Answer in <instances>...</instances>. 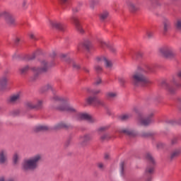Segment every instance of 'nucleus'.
<instances>
[{
  "instance_id": "obj_1",
  "label": "nucleus",
  "mask_w": 181,
  "mask_h": 181,
  "mask_svg": "<svg viewBox=\"0 0 181 181\" xmlns=\"http://www.w3.org/2000/svg\"><path fill=\"white\" fill-rule=\"evenodd\" d=\"M153 71V65H145L138 69L132 76V82L136 87H146L152 82L145 76L148 73Z\"/></svg>"
},
{
  "instance_id": "obj_2",
  "label": "nucleus",
  "mask_w": 181,
  "mask_h": 181,
  "mask_svg": "<svg viewBox=\"0 0 181 181\" xmlns=\"http://www.w3.org/2000/svg\"><path fill=\"white\" fill-rule=\"evenodd\" d=\"M42 160H43V156L42 154H35L23 161L21 169L23 172L36 170L39 168V165Z\"/></svg>"
},
{
  "instance_id": "obj_3",
  "label": "nucleus",
  "mask_w": 181,
  "mask_h": 181,
  "mask_svg": "<svg viewBox=\"0 0 181 181\" xmlns=\"http://www.w3.org/2000/svg\"><path fill=\"white\" fill-rule=\"evenodd\" d=\"M49 67H50V66L47 63V61L42 60L41 62V67L40 68L37 66H33L30 68V66H29L28 65H26L25 66L20 68L18 69V71L21 76H26L29 70H32L33 72L34 73V76L33 77V80H36V78H37V76H39V74H40L41 73L46 72L47 70H49Z\"/></svg>"
},
{
  "instance_id": "obj_4",
  "label": "nucleus",
  "mask_w": 181,
  "mask_h": 181,
  "mask_svg": "<svg viewBox=\"0 0 181 181\" xmlns=\"http://www.w3.org/2000/svg\"><path fill=\"white\" fill-rule=\"evenodd\" d=\"M54 101H56V110H59V111H66L67 112H77V109L73 105H66L67 99L55 95L53 98Z\"/></svg>"
},
{
  "instance_id": "obj_5",
  "label": "nucleus",
  "mask_w": 181,
  "mask_h": 181,
  "mask_svg": "<svg viewBox=\"0 0 181 181\" xmlns=\"http://www.w3.org/2000/svg\"><path fill=\"white\" fill-rule=\"evenodd\" d=\"M146 158L150 163V165L146 168L145 171V175L148 177L147 181L152 180V177H150L151 175H153V172H155V158L152 156L151 153H147L146 154Z\"/></svg>"
},
{
  "instance_id": "obj_6",
  "label": "nucleus",
  "mask_w": 181,
  "mask_h": 181,
  "mask_svg": "<svg viewBox=\"0 0 181 181\" xmlns=\"http://www.w3.org/2000/svg\"><path fill=\"white\" fill-rule=\"evenodd\" d=\"M163 87H165L166 90L168 91L170 94H175L176 93V88H180L181 84L177 83V81L175 78H173L171 81V83H168L166 81L162 82Z\"/></svg>"
},
{
  "instance_id": "obj_7",
  "label": "nucleus",
  "mask_w": 181,
  "mask_h": 181,
  "mask_svg": "<svg viewBox=\"0 0 181 181\" xmlns=\"http://www.w3.org/2000/svg\"><path fill=\"white\" fill-rule=\"evenodd\" d=\"M1 16H4L5 18L6 22L7 25H8V26H15V18H13L11 12H9V11L4 10L0 11V18H1Z\"/></svg>"
},
{
  "instance_id": "obj_8",
  "label": "nucleus",
  "mask_w": 181,
  "mask_h": 181,
  "mask_svg": "<svg viewBox=\"0 0 181 181\" xmlns=\"http://www.w3.org/2000/svg\"><path fill=\"white\" fill-rule=\"evenodd\" d=\"M160 52L164 57H166L167 59H173L175 56H176V54L173 51V48L171 47H164L160 49Z\"/></svg>"
},
{
  "instance_id": "obj_9",
  "label": "nucleus",
  "mask_w": 181,
  "mask_h": 181,
  "mask_svg": "<svg viewBox=\"0 0 181 181\" xmlns=\"http://www.w3.org/2000/svg\"><path fill=\"white\" fill-rule=\"evenodd\" d=\"M71 20L75 25V28L78 32H79L81 35L84 33V30L83 27H81V24H80V21L78 20V17L76 16H72L71 17Z\"/></svg>"
},
{
  "instance_id": "obj_10",
  "label": "nucleus",
  "mask_w": 181,
  "mask_h": 181,
  "mask_svg": "<svg viewBox=\"0 0 181 181\" xmlns=\"http://www.w3.org/2000/svg\"><path fill=\"white\" fill-rule=\"evenodd\" d=\"M78 119H86V121H88L90 124L97 122V119L88 113H79L78 115Z\"/></svg>"
},
{
  "instance_id": "obj_11",
  "label": "nucleus",
  "mask_w": 181,
  "mask_h": 181,
  "mask_svg": "<svg viewBox=\"0 0 181 181\" xmlns=\"http://www.w3.org/2000/svg\"><path fill=\"white\" fill-rule=\"evenodd\" d=\"M8 163V149H0V165Z\"/></svg>"
},
{
  "instance_id": "obj_12",
  "label": "nucleus",
  "mask_w": 181,
  "mask_h": 181,
  "mask_svg": "<svg viewBox=\"0 0 181 181\" xmlns=\"http://www.w3.org/2000/svg\"><path fill=\"white\" fill-rule=\"evenodd\" d=\"M163 33L164 34L168 33V32L170 30V28H172V22H170V19L166 17H164L163 18Z\"/></svg>"
},
{
  "instance_id": "obj_13",
  "label": "nucleus",
  "mask_w": 181,
  "mask_h": 181,
  "mask_svg": "<svg viewBox=\"0 0 181 181\" xmlns=\"http://www.w3.org/2000/svg\"><path fill=\"white\" fill-rule=\"evenodd\" d=\"M153 120L151 118H143L142 117H139L137 118V124L138 125H141L143 127H148V125H151L152 124Z\"/></svg>"
},
{
  "instance_id": "obj_14",
  "label": "nucleus",
  "mask_w": 181,
  "mask_h": 181,
  "mask_svg": "<svg viewBox=\"0 0 181 181\" xmlns=\"http://www.w3.org/2000/svg\"><path fill=\"white\" fill-rule=\"evenodd\" d=\"M22 98V93L18 92L10 96L8 98L9 104H16V103H19L21 99Z\"/></svg>"
},
{
  "instance_id": "obj_15",
  "label": "nucleus",
  "mask_w": 181,
  "mask_h": 181,
  "mask_svg": "<svg viewBox=\"0 0 181 181\" xmlns=\"http://www.w3.org/2000/svg\"><path fill=\"white\" fill-rule=\"evenodd\" d=\"M81 146H87L90 141L93 139V136L90 134H86L80 137Z\"/></svg>"
},
{
  "instance_id": "obj_16",
  "label": "nucleus",
  "mask_w": 181,
  "mask_h": 181,
  "mask_svg": "<svg viewBox=\"0 0 181 181\" xmlns=\"http://www.w3.org/2000/svg\"><path fill=\"white\" fill-rule=\"evenodd\" d=\"M119 134H124L129 136H135V132L130 127H122L118 130Z\"/></svg>"
},
{
  "instance_id": "obj_17",
  "label": "nucleus",
  "mask_w": 181,
  "mask_h": 181,
  "mask_svg": "<svg viewBox=\"0 0 181 181\" xmlns=\"http://www.w3.org/2000/svg\"><path fill=\"white\" fill-rule=\"evenodd\" d=\"M98 62H101V63H104L107 70H111L112 69V62H111L110 59L105 57H102L100 58H98Z\"/></svg>"
},
{
  "instance_id": "obj_18",
  "label": "nucleus",
  "mask_w": 181,
  "mask_h": 181,
  "mask_svg": "<svg viewBox=\"0 0 181 181\" xmlns=\"http://www.w3.org/2000/svg\"><path fill=\"white\" fill-rule=\"evenodd\" d=\"M49 25L52 28H54V29H58L59 30L62 31L64 30L66 28L62 23L56 21H49Z\"/></svg>"
},
{
  "instance_id": "obj_19",
  "label": "nucleus",
  "mask_w": 181,
  "mask_h": 181,
  "mask_svg": "<svg viewBox=\"0 0 181 181\" xmlns=\"http://www.w3.org/2000/svg\"><path fill=\"white\" fill-rule=\"evenodd\" d=\"M69 128H71V124L64 122H61L55 124L53 127V129H55V130L63 129H69Z\"/></svg>"
},
{
  "instance_id": "obj_20",
  "label": "nucleus",
  "mask_w": 181,
  "mask_h": 181,
  "mask_svg": "<svg viewBox=\"0 0 181 181\" xmlns=\"http://www.w3.org/2000/svg\"><path fill=\"white\" fill-rule=\"evenodd\" d=\"M141 5H142V1L138 0L134 4L131 3L129 4V9L132 12H136L141 9Z\"/></svg>"
},
{
  "instance_id": "obj_21",
  "label": "nucleus",
  "mask_w": 181,
  "mask_h": 181,
  "mask_svg": "<svg viewBox=\"0 0 181 181\" xmlns=\"http://www.w3.org/2000/svg\"><path fill=\"white\" fill-rule=\"evenodd\" d=\"M180 155H181V147H178L174 149L171 152L170 158L173 160V159H176V158H179Z\"/></svg>"
},
{
  "instance_id": "obj_22",
  "label": "nucleus",
  "mask_w": 181,
  "mask_h": 181,
  "mask_svg": "<svg viewBox=\"0 0 181 181\" xmlns=\"http://www.w3.org/2000/svg\"><path fill=\"white\" fill-rule=\"evenodd\" d=\"M8 84V76L4 75L0 77V90H2Z\"/></svg>"
},
{
  "instance_id": "obj_23",
  "label": "nucleus",
  "mask_w": 181,
  "mask_h": 181,
  "mask_svg": "<svg viewBox=\"0 0 181 181\" xmlns=\"http://www.w3.org/2000/svg\"><path fill=\"white\" fill-rule=\"evenodd\" d=\"M43 100H37L35 103V107L37 111H39L40 110H42L43 108V104H44Z\"/></svg>"
},
{
  "instance_id": "obj_24",
  "label": "nucleus",
  "mask_w": 181,
  "mask_h": 181,
  "mask_svg": "<svg viewBox=\"0 0 181 181\" xmlns=\"http://www.w3.org/2000/svg\"><path fill=\"white\" fill-rule=\"evenodd\" d=\"M105 95L107 100H114V98H117V97L118 96V93H117V92L110 91L106 93Z\"/></svg>"
},
{
  "instance_id": "obj_25",
  "label": "nucleus",
  "mask_w": 181,
  "mask_h": 181,
  "mask_svg": "<svg viewBox=\"0 0 181 181\" xmlns=\"http://www.w3.org/2000/svg\"><path fill=\"white\" fill-rule=\"evenodd\" d=\"M97 101V97L95 96H89L86 98V103L89 105H95V102Z\"/></svg>"
},
{
  "instance_id": "obj_26",
  "label": "nucleus",
  "mask_w": 181,
  "mask_h": 181,
  "mask_svg": "<svg viewBox=\"0 0 181 181\" xmlns=\"http://www.w3.org/2000/svg\"><path fill=\"white\" fill-rule=\"evenodd\" d=\"M109 17H110V12H108L107 11L102 12L99 16V18L102 21H105V19H108Z\"/></svg>"
},
{
  "instance_id": "obj_27",
  "label": "nucleus",
  "mask_w": 181,
  "mask_h": 181,
  "mask_svg": "<svg viewBox=\"0 0 181 181\" xmlns=\"http://www.w3.org/2000/svg\"><path fill=\"white\" fill-rule=\"evenodd\" d=\"M49 129V127L43 124H40L35 127V132H40V131H47Z\"/></svg>"
},
{
  "instance_id": "obj_28",
  "label": "nucleus",
  "mask_w": 181,
  "mask_h": 181,
  "mask_svg": "<svg viewBox=\"0 0 181 181\" xmlns=\"http://www.w3.org/2000/svg\"><path fill=\"white\" fill-rule=\"evenodd\" d=\"M27 110H35V103L32 101H28L25 104Z\"/></svg>"
},
{
  "instance_id": "obj_29",
  "label": "nucleus",
  "mask_w": 181,
  "mask_h": 181,
  "mask_svg": "<svg viewBox=\"0 0 181 181\" xmlns=\"http://www.w3.org/2000/svg\"><path fill=\"white\" fill-rule=\"evenodd\" d=\"M49 90H51L52 93H54V88L53 87V84L52 83H47L43 87L44 91H49Z\"/></svg>"
},
{
  "instance_id": "obj_30",
  "label": "nucleus",
  "mask_w": 181,
  "mask_h": 181,
  "mask_svg": "<svg viewBox=\"0 0 181 181\" xmlns=\"http://www.w3.org/2000/svg\"><path fill=\"white\" fill-rule=\"evenodd\" d=\"M109 139H111L110 133H105L100 136V141H109Z\"/></svg>"
},
{
  "instance_id": "obj_31",
  "label": "nucleus",
  "mask_w": 181,
  "mask_h": 181,
  "mask_svg": "<svg viewBox=\"0 0 181 181\" xmlns=\"http://www.w3.org/2000/svg\"><path fill=\"white\" fill-rule=\"evenodd\" d=\"M21 156L18 153H15L13 156V162L14 165H18V162H19V158Z\"/></svg>"
},
{
  "instance_id": "obj_32",
  "label": "nucleus",
  "mask_w": 181,
  "mask_h": 181,
  "mask_svg": "<svg viewBox=\"0 0 181 181\" xmlns=\"http://www.w3.org/2000/svg\"><path fill=\"white\" fill-rule=\"evenodd\" d=\"M86 90H87V93H89V94H93V95H97V94H100V93H101L100 90H93L90 88H87Z\"/></svg>"
},
{
  "instance_id": "obj_33",
  "label": "nucleus",
  "mask_w": 181,
  "mask_h": 181,
  "mask_svg": "<svg viewBox=\"0 0 181 181\" xmlns=\"http://www.w3.org/2000/svg\"><path fill=\"white\" fill-rule=\"evenodd\" d=\"M131 117H132V115L125 114V115L120 116V119L122 121H127V119H129V118H131Z\"/></svg>"
},
{
  "instance_id": "obj_34",
  "label": "nucleus",
  "mask_w": 181,
  "mask_h": 181,
  "mask_svg": "<svg viewBox=\"0 0 181 181\" xmlns=\"http://www.w3.org/2000/svg\"><path fill=\"white\" fill-rule=\"evenodd\" d=\"M83 46L86 49H90V47H91V42H90V40H86L83 42Z\"/></svg>"
},
{
  "instance_id": "obj_35",
  "label": "nucleus",
  "mask_w": 181,
  "mask_h": 181,
  "mask_svg": "<svg viewBox=\"0 0 181 181\" xmlns=\"http://www.w3.org/2000/svg\"><path fill=\"white\" fill-rule=\"evenodd\" d=\"M95 106H100V107H105V103H104V100L96 99V102L95 103Z\"/></svg>"
},
{
  "instance_id": "obj_36",
  "label": "nucleus",
  "mask_w": 181,
  "mask_h": 181,
  "mask_svg": "<svg viewBox=\"0 0 181 181\" xmlns=\"http://www.w3.org/2000/svg\"><path fill=\"white\" fill-rule=\"evenodd\" d=\"M175 28L177 30H181V18L177 19L175 23Z\"/></svg>"
},
{
  "instance_id": "obj_37",
  "label": "nucleus",
  "mask_w": 181,
  "mask_h": 181,
  "mask_svg": "<svg viewBox=\"0 0 181 181\" xmlns=\"http://www.w3.org/2000/svg\"><path fill=\"white\" fill-rule=\"evenodd\" d=\"M100 46L102 47V49H106V47H110V45L108 43L105 42L103 40L100 41Z\"/></svg>"
},
{
  "instance_id": "obj_38",
  "label": "nucleus",
  "mask_w": 181,
  "mask_h": 181,
  "mask_svg": "<svg viewBox=\"0 0 181 181\" xmlns=\"http://www.w3.org/2000/svg\"><path fill=\"white\" fill-rule=\"evenodd\" d=\"M146 36H147L148 39H151L153 37V32L149 30H147L146 32Z\"/></svg>"
},
{
  "instance_id": "obj_39",
  "label": "nucleus",
  "mask_w": 181,
  "mask_h": 181,
  "mask_svg": "<svg viewBox=\"0 0 181 181\" xmlns=\"http://www.w3.org/2000/svg\"><path fill=\"white\" fill-rule=\"evenodd\" d=\"M97 167L98 168V169H100V170H104V169H105V165L103 164V163L102 162L98 163Z\"/></svg>"
},
{
  "instance_id": "obj_40",
  "label": "nucleus",
  "mask_w": 181,
  "mask_h": 181,
  "mask_svg": "<svg viewBox=\"0 0 181 181\" xmlns=\"http://www.w3.org/2000/svg\"><path fill=\"white\" fill-rule=\"evenodd\" d=\"M89 5L91 9H94L95 5H97V1H95V0H90Z\"/></svg>"
},
{
  "instance_id": "obj_41",
  "label": "nucleus",
  "mask_w": 181,
  "mask_h": 181,
  "mask_svg": "<svg viewBox=\"0 0 181 181\" xmlns=\"http://www.w3.org/2000/svg\"><path fill=\"white\" fill-rule=\"evenodd\" d=\"M71 63L72 64V67H74L76 70H78V69H80V66L78 65V64H77L74 60H72Z\"/></svg>"
},
{
  "instance_id": "obj_42",
  "label": "nucleus",
  "mask_w": 181,
  "mask_h": 181,
  "mask_svg": "<svg viewBox=\"0 0 181 181\" xmlns=\"http://www.w3.org/2000/svg\"><path fill=\"white\" fill-rule=\"evenodd\" d=\"M20 112L21 111L19 110H13L12 112H11V115L15 117L16 115H19Z\"/></svg>"
},
{
  "instance_id": "obj_43",
  "label": "nucleus",
  "mask_w": 181,
  "mask_h": 181,
  "mask_svg": "<svg viewBox=\"0 0 181 181\" xmlns=\"http://www.w3.org/2000/svg\"><path fill=\"white\" fill-rule=\"evenodd\" d=\"M107 129H108V127L106 126V127H100L98 131L99 132H104V131H107Z\"/></svg>"
},
{
  "instance_id": "obj_44",
  "label": "nucleus",
  "mask_w": 181,
  "mask_h": 181,
  "mask_svg": "<svg viewBox=\"0 0 181 181\" xmlns=\"http://www.w3.org/2000/svg\"><path fill=\"white\" fill-rule=\"evenodd\" d=\"M102 82L101 78H98L95 79L94 84L95 86H99V84Z\"/></svg>"
},
{
  "instance_id": "obj_45",
  "label": "nucleus",
  "mask_w": 181,
  "mask_h": 181,
  "mask_svg": "<svg viewBox=\"0 0 181 181\" xmlns=\"http://www.w3.org/2000/svg\"><path fill=\"white\" fill-rule=\"evenodd\" d=\"M151 135H152V134H151V132H143V133L141 134V136H143L144 138H146V137H148V136H151Z\"/></svg>"
},
{
  "instance_id": "obj_46",
  "label": "nucleus",
  "mask_w": 181,
  "mask_h": 181,
  "mask_svg": "<svg viewBox=\"0 0 181 181\" xmlns=\"http://www.w3.org/2000/svg\"><path fill=\"white\" fill-rule=\"evenodd\" d=\"M177 144V138L175 137L171 139V145H176Z\"/></svg>"
},
{
  "instance_id": "obj_47",
  "label": "nucleus",
  "mask_w": 181,
  "mask_h": 181,
  "mask_svg": "<svg viewBox=\"0 0 181 181\" xmlns=\"http://www.w3.org/2000/svg\"><path fill=\"white\" fill-rule=\"evenodd\" d=\"M108 48L110 49V51L112 52V53H115V52H117V49L112 45H109Z\"/></svg>"
},
{
  "instance_id": "obj_48",
  "label": "nucleus",
  "mask_w": 181,
  "mask_h": 181,
  "mask_svg": "<svg viewBox=\"0 0 181 181\" xmlns=\"http://www.w3.org/2000/svg\"><path fill=\"white\" fill-rule=\"evenodd\" d=\"M106 114L107 115H111L112 114V111L108 108V107H106Z\"/></svg>"
},
{
  "instance_id": "obj_49",
  "label": "nucleus",
  "mask_w": 181,
  "mask_h": 181,
  "mask_svg": "<svg viewBox=\"0 0 181 181\" xmlns=\"http://www.w3.org/2000/svg\"><path fill=\"white\" fill-rule=\"evenodd\" d=\"M95 70H96L98 71V73H100V71H101V70H103V68L98 65H96L95 66Z\"/></svg>"
},
{
  "instance_id": "obj_50",
  "label": "nucleus",
  "mask_w": 181,
  "mask_h": 181,
  "mask_svg": "<svg viewBox=\"0 0 181 181\" xmlns=\"http://www.w3.org/2000/svg\"><path fill=\"white\" fill-rule=\"evenodd\" d=\"M120 173L121 175H124V163H121L120 164Z\"/></svg>"
},
{
  "instance_id": "obj_51",
  "label": "nucleus",
  "mask_w": 181,
  "mask_h": 181,
  "mask_svg": "<svg viewBox=\"0 0 181 181\" xmlns=\"http://www.w3.org/2000/svg\"><path fill=\"white\" fill-rule=\"evenodd\" d=\"M153 115H155L153 112H151L150 113H148L147 115V117L146 118H151L152 119V118L153 117Z\"/></svg>"
},
{
  "instance_id": "obj_52",
  "label": "nucleus",
  "mask_w": 181,
  "mask_h": 181,
  "mask_svg": "<svg viewBox=\"0 0 181 181\" xmlns=\"http://www.w3.org/2000/svg\"><path fill=\"white\" fill-rule=\"evenodd\" d=\"M73 13H77L80 11V7H75L73 8Z\"/></svg>"
},
{
  "instance_id": "obj_53",
  "label": "nucleus",
  "mask_w": 181,
  "mask_h": 181,
  "mask_svg": "<svg viewBox=\"0 0 181 181\" xmlns=\"http://www.w3.org/2000/svg\"><path fill=\"white\" fill-rule=\"evenodd\" d=\"M23 8H28V1L26 0L23 1Z\"/></svg>"
},
{
  "instance_id": "obj_54",
  "label": "nucleus",
  "mask_w": 181,
  "mask_h": 181,
  "mask_svg": "<svg viewBox=\"0 0 181 181\" xmlns=\"http://www.w3.org/2000/svg\"><path fill=\"white\" fill-rule=\"evenodd\" d=\"M28 57V60H33V59H35V54H33L31 55H29Z\"/></svg>"
},
{
  "instance_id": "obj_55",
  "label": "nucleus",
  "mask_w": 181,
  "mask_h": 181,
  "mask_svg": "<svg viewBox=\"0 0 181 181\" xmlns=\"http://www.w3.org/2000/svg\"><path fill=\"white\" fill-rule=\"evenodd\" d=\"M30 39H33V40H36V37L35 36V34L30 33Z\"/></svg>"
},
{
  "instance_id": "obj_56",
  "label": "nucleus",
  "mask_w": 181,
  "mask_h": 181,
  "mask_svg": "<svg viewBox=\"0 0 181 181\" xmlns=\"http://www.w3.org/2000/svg\"><path fill=\"white\" fill-rule=\"evenodd\" d=\"M104 158H105V160H108V159H110V154H108V153L105 154Z\"/></svg>"
},
{
  "instance_id": "obj_57",
  "label": "nucleus",
  "mask_w": 181,
  "mask_h": 181,
  "mask_svg": "<svg viewBox=\"0 0 181 181\" xmlns=\"http://www.w3.org/2000/svg\"><path fill=\"white\" fill-rule=\"evenodd\" d=\"M177 76L179 77V78H181V70L177 73Z\"/></svg>"
},
{
  "instance_id": "obj_58",
  "label": "nucleus",
  "mask_w": 181,
  "mask_h": 181,
  "mask_svg": "<svg viewBox=\"0 0 181 181\" xmlns=\"http://www.w3.org/2000/svg\"><path fill=\"white\" fill-rule=\"evenodd\" d=\"M0 181H6L5 177H0Z\"/></svg>"
},
{
  "instance_id": "obj_59",
  "label": "nucleus",
  "mask_w": 181,
  "mask_h": 181,
  "mask_svg": "<svg viewBox=\"0 0 181 181\" xmlns=\"http://www.w3.org/2000/svg\"><path fill=\"white\" fill-rule=\"evenodd\" d=\"M62 4H66V2L69 1V0H60Z\"/></svg>"
},
{
  "instance_id": "obj_60",
  "label": "nucleus",
  "mask_w": 181,
  "mask_h": 181,
  "mask_svg": "<svg viewBox=\"0 0 181 181\" xmlns=\"http://www.w3.org/2000/svg\"><path fill=\"white\" fill-rule=\"evenodd\" d=\"M137 56H138L139 57H141V56H142V52H137Z\"/></svg>"
},
{
  "instance_id": "obj_61",
  "label": "nucleus",
  "mask_w": 181,
  "mask_h": 181,
  "mask_svg": "<svg viewBox=\"0 0 181 181\" xmlns=\"http://www.w3.org/2000/svg\"><path fill=\"white\" fill-rule=\"evenodd\" d=\"M83 70H84V71H86V73H88V71H90L88 70V69H87V68H86V67L83 68Z\"/></svg>"
},
{
  "instance_id": "obj_62",
  "label": "nucleus",
  "mask_w": 181,
  "mask_h": 181,
  "mask_svg": "<svg viewBox=\"0 0 181 181\" xmlns=\"http://www.w3.org/2000/svg\"><path fill=\"white\" fill-rule=\"evenodd\" d=\"M21 41V40L19 38H16V43H19V42Z\"/></svg>"
},
{
  "instance_id": "obj_63",
  "label": "nucleus",
  "mask_w": 181,
  "mask_h": 181,
  "mask_svg": "<svg viewBox=\"0 0 181 181\" xmlns=\"http://www.w3.org/2000/svg\"><path fill=\"white\" fill-rule=\"evenodd\" d=\"M6 181H13V178H8L6 180Z\"/></svg>"
},
{
  "instance_id": "obj_64",
  "label": "nucleus",
  "mask_w": 181,
  "mask_h": 181,
  "mask_svg": "<svg viewBox=\"0 0 181 181\" xmlns=\"http://www.w3.org/2000/svg\"><path fill=\"white\" fill-rule=\"evenodd\" d=\"M178 103H181V97L177 98Z\"/></svg>"
}]
</instances>
